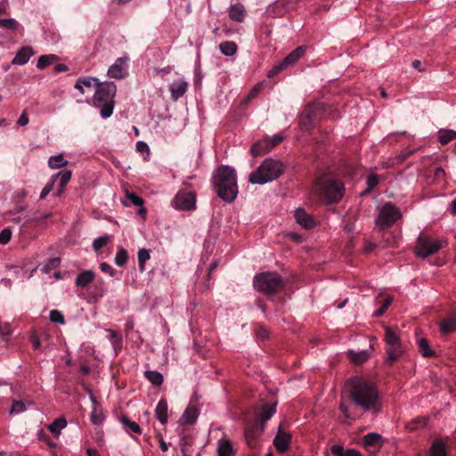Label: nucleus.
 Masks as SVG:
<instances>
[{
  "label": "nucleus",
  "instance_id": "bb28decb",
  "mask_svg": "<svg viewBox=\"0 0 456 456\" xmlns=\"http://www.w3.org/2000/svg\"><path fill=\"white\" fill-rule=\"evenodd\" d=\"M271 150V146H269V142L265 139L263 141H259L256 142L250 148V153L252 156H259L264 152L269 151Z\"/></svg>",
  "mask_w": 456,
  "mask_h": 456
},
{
  "label": "nucleus",
  "instance_id": "f3484780",
  "mask_svg": "<svg viewBox=\"0 0 456 456\" xmlns=\"http://www.w3.org/2000/svg\"><path fill=\"white\" fill-rule=\"evenodd\" d=\"M371 350H372V346L370 345L369 349H363L361 351L348 350L347 355H348V358L353 362L362 363L370 358Z\"/></svg>",
  "mask_w": 456,
  "mask_h": 456
},
{
  "label": "nucleus",
  "instance_id": "423d86ee",
  "mask_svg": "<svg viewBox=\"0 0 456 456\" xmlns=\"http://www.w3.org/2000/svg\"><path fill=\"white\" fill-rule=\"evenodd\" d=\"M282 171L281 162L273 159H266L255 172L249 175L248 181L255 184H265L277 179L282 174Z\"/></svg>",
  "mask_w": 456,
  "mask_h": 456
},
{
  "label": "nucleus",
  "instance_id": "6ab92c4d",
  "mask_svg": "<svg viewBox=\"0 0 456 456\" xmlns=\"http://www.w3.org/2000/svg\"><path fill=\"white\" fill-rule=\"evenodd\" d=\"M33 54L34 53L31 47L24 46L17 53L12 63L15 65H24Z\"/></svg>",
  "mask_w": 456,
  "mask_h": 456
},
{
  "label": "nucleus",
  "instance_id": "39448f33",
  "mask_svg": "<svg viewBox=\"0 0 456 456\" xmlns=\"http://www.w3.org/2000/svg\"><path fill=\"white\" fill-rule=\"evenodd\" d=\"M399 332L397 328L385 327L384 341L387 356L384 362L387 365H392L393 362L398 361L405 352Z\"/></svg>",
  "mask_w": 456,
  "mask_h": 456
},
{
  "label": "nucleus",
  "instance_id": "8fccbe9b",
  "mask_svg": "<svg viewBox=\"0 0 456 456\" xmlns=\"http://www.w3.org/2000/svg\"><path fill=\"white\" fill-rule=\"evenodd\" d=\"M379 183V177L376 175H370L367 177V189L363 193L370 191Z\"/></svg>",
  "mask_w": 456,
  "mask_h": 456
},
{
  "label": "nucleus",
  "instance_id": "473e14b6",
  "mask_svg": "<svg viewBox=\"0 0 456 456\" xmlns=\"http://www.w3.org/2000/svg\"><path fill=\"white\" fill-rule=\"evenodd\" d=\"M221 53L225 56H232L237 52V45L234 42L225 41L219 45Z\"/></svg>",
  "mask_w": 456,
  "mask_h": 456
},
{
  "label": "nucleus",
  "instance_id": "6e6552de",
  "mask_svg": "<svg viewBox=\"0 0 456 456\" xmlns=\"http://www.w3.org/2000/svg\"><path fill=\"white\" fill-rule=\"evenodd\" d=\"M442 248V242L424 234H419L415 246V253L418 256L426 258L435 254Z\"/></svg>",
  "mask_w": 456,
  "mask_h": 456
},
{
  "label": "nucleus",
  "instance_id": "864d4df0",
  "mask_svg": "<svg viewBox=\"0 0 456 456\" xmlns=\"http://www.w3.org/2000/svg\"><path fill=\"white\" fill-rule=\"evenodd\" d=\"M12 238V232L10 229L5 228L0 232V243L6 244L10 241Z\"/></svg>",
  "mask_w": 456,
  "mask_h": 456
},
{
  "label": "nucleus",
  "instance_id": "2f4dec72",
  "mask_svg": "<svg viewBox=\"0 0 456 456\" xmlns=\"http://www.w3.org/2000/svg\"><path fill=\"white\" fill-rule=\"evenodd\" d=\"M121 423H122L125 430L128 434H132V433L140 434L142 431L140 426L136 422L130 420L127 417H123L121 419Z\"/></svg>",
  "mask_w": 456,
  "mask_h": 456
},
{
  "label": "nucleus",
  "instance_id": "6e6d98bb",
  "mask_svg": "<svg viewBox=\"0 0 456 456\" xmlns=\"http://www.w3.org/2000/svg\"><path fill=\"white\" fill-rule=\"evenodd\" d=\"M51 216H52L51 213H46V214L35 213L33 215V216L31 217V219H29L28 221L39 224L43 220L49 218Z\"/></svg>",
  "mask_w": 456,
  "mask_h": 456
},
{
  "label": "nucleus",
  "instance_id": "a211bd4d",
  "mask_svg": "<svg viewBox=\"0 0 456 456\" xmlns=\"http://www.w3.org/2000/svg\"><path fill=\"white\" fill-rule=\"evenodd\" d=\"M168 405L166 399L162 398L159 401L156 408H155V414L159 421L165 425L167 422L168 419Z\"/></svg>",
  "mask_w": 456,
  "mask_h": 456
},
{
  "label": "nucleus",
  "instance_id": "2eb2a0df",
  "mask_svg": "<svg viewBox=\"0 0 456 456\" xmlns=\"http://www.w3.org/2000/svg\"><path fill=\"white\" fill-rule=\"evenodd\" d=\"M90 400L93 404V409L90 414V419L94 425H101L104 420V414L100 404L94 398L92 392H90Z\"/></svg>",
  "mask_w": 456,
  "mask_h": 456
},
{
  "label": "nucleus",
  "instance_id": "a18cd8bd",
  "mask_svg": "<svg viewBox=\"0 0 456 456\" xmlns=\"http://www.w3.org/2000/svg\"><path fill=\"white\" fill-rule=\"evenodd\" d=\"M27 410L26 404L23 401H14L10 410L11 414H20Z\"/></svg>",
  "mask_w": 456,
  "mask_h": 456
},
{
  "label": "nucleus",
  "instance_id": "79ce46f5",
  "mask_svg": "<svg viewBox=\"0 0 456 456\" xmlns=\"http://www.w3.org/2000/svg\"><path fill=\"white\" fill-rule=\"evenodd\" d=\"M110 240V235H103L98 237L93 241V248L95 252H98L102 248L105 247Z\"/></svg>",
  "mask_w": 456,
  "mask_h": 456
},
{
  "label": "nucleus",
  "instance_id": "0eeeda50",
  "mask_svg": "<svg viewBox=\"0 0 456 456\" xmlns=\"http://www.w3.org/2000/svg\"><path fill=\"white\" fill-rule=\"evenodd\" d=\"M284 285V280L276 273H261L254 278V288L266 295L279 292Z\"/></svg>",
  "mask_w": 456,
  "mask_h": 456
},
{
  "label": "nucleus",
  "instance_id": "dca6fc26",
  "mask_svg": "<svg viewBox=\"0 0 456 456\" xmlns=\"http://www.w3.org/2000/svg\"><path fill=\"white\" fill-rule=\"evenodd\" d=\"M428 454L429 456H450L447 451V444L442 439L433 441Z\"/></svg>",
  "mask_w": 456,
  "mask_h": 456
},
{
  "label": "nucleus",
  "instance_id": "4c0bfd02",
  "mask_svg": "<svg viewBox=\"0 0 456 456\" xmlns=\"http://www.w3.org/2000/svg\"><path fill=\"white\" fill-rule=\"evenodd\" d=\"M381 441V436L378 433H368L363 437V445L365 447L372 446V445H379Z\"/></svg>",
  "mask_w": 456,
  "mask_h": 456
},
{
  "label": "nucleus",
  "instance_id": "393cba45",
  "mask_svg": "<svg viewBox=\"0 0 456 456\" xmlns=\"http://www.w3.org/2000/svg\"><path fill=\"white\" fill-rule=\"evenodd\" d=\"M199 417V411L195 407H187L182 415L181 420L184 424H193Z\"/></svg>",
  "mask_w": 456,
  "mask_h": 456
},
{
  "label": "nucleus",
  "instance_id": "9b49d317",
  "mask_svg": "<svg viewBox=\"0 0 456 456\" xmlns=\"http://www.w3.org/2000/svg\"><path fill=\"white\" fill-rule=\"evenodd\" d=\"M306 47L300 45L292 51L284 60L269 71L268 76L273 77L288 66L294 65L305 53Z\"/></svg>",
  "mask_w": 456,
  "mask_h": 456
},
{
  "label": "nucleus",
  "instance_id": "412c9836",
  "mask_svg": "<svg viewBox=\"0 0 456 456\" xmlns=\"http://www.w3.org/2000/svg\"><path fill=\"white\" fill-rule=\"evenodd\" d=\"M245 12L246 10L242 4H234L229 9V17L234 21L242 22L245 18Z\"/></svg>",
  "mask_w": 456,
  "mask_h": 456
},
{
  "label": "nucleus",
  "instance_id": "3c124183",
  "mask_svg": "<svg viewBox=\"0 0 456 456\" xmlns=\"http://www.w3.org/2000/svg\"><path fill=\"white\" fill-rule=\"evenodd\" d=\"M263 88V83H258L256 84L251 90L250 92L248 93V94L247 95V97L245 98V101L246 102H248L250 101L251 99L255 98L258 94L259 92L262 90Z\"/></svg>",
  "mask_w": 456,
  "mask_h": 456
},
{
  "label": "nucleus",
  "instance_id": "680f3d73",
  "mask_svg": "<svg viewBox=\"0 0 456 456\" xmlns=\"http://www.w3.org/2000/svg\"><path fill=\"white\" fill-rule=\"evenodd\" d=\"M50 320L53 322L59 323V324H64V315H50Z\"/></svg>",
  "mask_w": 456,
  "mask_h": 456
},
{
  "label": "nucleus",
  "instance_id": "338daca9",
  "mask_svg": "<svg viewBox=\"0 0 456 456\" xmlns=\"http://www.w3.org/2000/svg\"><path fill=\"white\" fill-rule=\"evenodd\" d=\"M344 456H362V454L355 449H349L345 452Z\"/></svg>",
  "mask_w": 456,
  "mask_h": 456
},
{
  "label": "nucleus",
  "instance_id": "f8f14e48",
  "mask_svg": "<svg viewBox=\"0 0 456 456\" xmlns=\"http://www.w3.org/2000/svg\"><path fill=\"white\" fill-rule=\"evenodd\" d=\"M126 58H118L116 61L109 68L108 76L111 78L121 79L124 78L127 73L125 62Z\"/></svg>",
  "mask_w": 456,
  "mask_h": 456
},
{
  "label": "nucleus",
  "instance_id": "a878e982",
  "mask_svg": "<svg viewBox=\"0 0 456 456\" xmlns=\"http://www.w3.org/2000/svg\"><path fill=\"white\" fill-rule=\"evenodd\" d=\"M68 165V160L65 159L63 154H57L51 156L48 159V166L51 169H58L64 167Z\"/></svg>",
  "mask_w": 456,
  "mask_h": 456
},
{
  "label": "nucleus",
  "instance_id": "4be33fe9",
  "mask_svg": "<svg viewBox=\"0 0 456 456\" xmlns=\"http://www.w3.org/2000/svg\"><path fill=\"white\" fill-rule=\"evenodd\" d=\"M217 456H233L234 451L229 440L220 439L216 447Z\"/></svg>",
  "mask_w": 456,
  "mask_h": 456
},
{
  "label": "nucleus",
  "instance_id": "9d476101",
  "mask_svg": "<svg viewBox=\"0 0 456 456\" xmlns=\"http://www.w3.org/2000/svg\"><path fill=\"white\" fill-rule=\"evenodd\" d=\"M172 206L177 210H193L196 208V195L192 191H180L174 198Z\"/></svg>",
  "mask_w": 456,
  "mask_h": 456
},
{
  "label": "nucleus",
  "instance_id": "58836bf2",
  "mask_svg": "<svg viewBox=\"0 0 456 456\" xmlns=\"http://www.w3.org/2000/svg\"><path fill=\"white\" fill-rule=\"evenodd\" d=\"M456 138V132L453 130H440L438 132V140L442 144H447Z\"/></svg>",
  "mask_w": 456,
  "mask_h": 456
},
{
  "label": "nucleus",
  "instance_id": "e433bc0d",
  "mask_svg": "<svg viewBox=\"0 0 456 456\" xmlns=\"http://www.w3.org/2000/svg\"><path fill=\"white\" fill-rule=\"evenodd\" d=\"M145 378L153 385L159 386L163 382V376L156 370H146L144 372Z\"/></svg>",
  "mask_w": 456,
  "mask_h": 456
},
{
  "label": "nucleus",
  "instance_id": "1a4fd4ad",
  "mask_svg": "<svg viewBox=\"0 0 456 456\" xmlns=\"http://www.w3.org/2000/svg\"><path fill=\"white\" fill-rule=\"evenodd\" d=\"M401 218L400 210L391 202L384 204L379 212L376 224L380 227H389Z\"/></svg>",
  "mask_w": 456,
  "mask_h": 456
},
{
  "label": "nucleus",
  "instance_id": "c03bdc74",
  "mask_svg": "<svg viewBox=\"0 0 456 456\" xmlns=\"http://www.w3.org/2000/svg\"><path fill=\"white\" fill-rule=\"evenodd\" d=\"M19 27V23L14 19H0V28H4L9 30H16Z\"/></svg>",
  "mask_w": 456,
  "mask_h": 456
},
{
  "label": "nucleus",
  "instance_id": "13d9d810",
  "mask_svg": "<svg viewBox=\"0 0 456 456\" xmlns=\"http://www.w3.org/2000/svg\"><path fill=\"white\" fill-rule=\"evenodd\" d=\"M331 452L336 456H344V448L340 444H334L330 447Z\"/></svg>",
  "mask_w": 456,
  "mask_h": 456
},
{
  "label": "nucleus",
  "instance_id": "7ed1b4c3",
  "mask_svg": "<svg viewBox=\"0 0 456 456\" xmlns=\"http://www.w3.org/2000/svg\"><path fill=\"white\" fill-rule=\"evenodd\" d=\"M116 91V85L108 81L98 84L95 89L93 104L95 108L101 110L100 114L102 118H108L113 113Z\"/></svg>",
  "mask_w": 456,
  "mask_h": 456
},
{
  "label": "nucleus",
  "instance_id": "09e8293b",
  "mask_svg": "<svg viewBox=\"0 0 456 456\" xmlns=\"http://www.w3.org/2000/svg\"><path fill=\"white\" fill-rule=\"evenodd\" d=\"M61 259L54 257L50 259L42 268V272L49 273L52 269L56 268L60 265Z\"/></svg>",
  "mask_w": 456,
  "mask_h": 456
},
{
  "label": "nucleus",
  "instance_id": "de8ad7c7",
  "mask_svg": "<svg viewBox=\"0 0 456 456\" xmlns=\"http://www.w3.org/2000/svg\"><path fill=\"white\" fill-rule=\"evenodd\" d=\"M149 259L150 252L147 249L142 248L138 251V263L141 270L143 269L145 262Z\"/></svg>",
  "mask_w": 456,
  "mask_h": 456
},
{
  "label": "nucleus",
  "instance_id": "49530a36",
  "mask_svg": "<svg viewBox=\"0 0 456 456\" xmlns=\"http://www.w3.org/2000/svg\"><path fill=\"white\" fill-rule=\"evenodd\" d=\"M79 82L82 83L84 86H95V88L98 86V84H102L96 77H79Z\"/></svg>",
  "mask_w": 456,
  "mask_h": 456
},
{
  "label": "nucleus",
  "instance_id": "20e7f679",
  "mask_svg": "<svg viewBox=\"0 0 456 456\" xmlns=\"http://www.w3.org/2000/svg\"><path fill=\"white\" fill-rule=\"evenodd\" d=\"M315 192L328 203L339 201L344 195V184L328 176L318 178L314 183Z\"/></svg>",
  "mask_w": 456,
  "mask_h": 456
},
{
  "label": "nucleus",
  "instance_id": "e2e57ef3",
  "mask_svg": "<svg viewBox=\"0 0 456 456\" xmlns=\"http://www.w3.org/2000/svg\"><path fill=\"white\" fill-rule=\"evenodd\" d=\"M339 408H340V411H342L345 418L353 419V417L351 416V414L349 412L348 407L345 403H342L340 404Z\"/></svg>",
  "mask_w": 456,
  "mask_h": 456
},
{
  "label": "nucleus",
  "instance_id": "5701e85b",
  "mask_svg": "<svg viewBox=\"0 0 456 456\" xmlns=\"http://www.w3.org/2000/svg\"><path fill=\"white\" fill-rule=\"evenodd\" d=\"M276 412V403L273 404H265L263 406L260 411V419L262 424L260 426V431L264 430V423L269 420Z\"/></svg>",
  "mask_w": 456,
  "mask_h": 456
},
{
  "label": "nucleus",
  "instance_id": "7c9ffc66",
  "mask_svg": "<svg viewBox=\"0 0 456 456\" xmlns=\"http://www.w3.org/2000/svg\"><path fill=\"white\" fill-rule=\"evenodd\" d=\"M440 330L443 333L447 334L456 330V315L444 319L440 324Z\"/></svg>",
  "mask_w": 456,
  "mask_h": 456
},
{
  "label": "nucleus",
  "instance_id": "37998d69",
  "mask_svg": "<svg viewBox=\"0 0 456 456\" xmlns=\"http://www.w3.org/2000/svg\"><path fill=\"white\" fill-rule=\"evenodd\" d=\"M127 259V251L125 248H121L118 250L114 261L117 265L123 266L126 264Z\"/></svg>",
  "mask_w": 456,
  "mask_h": 456
},
{
  "label": "nucleus",
  "instance_id": "a19ab883",
  "mask_svg": "<svg viewBox=\"0 0 456 456\" xmlns=\"http://www.w3.org/2000/svg\"><path fill=\"white\" fill-rule=\"evenodd\" d=\"M54 183L58 178H60V185L61 187H65L66 184L69 182L71 178V171L69 170H63L61 171L52 176Z\"/></svg>",
  "mask_w": 456,
  "mask_h": 456
},
{
  "label": "nucleus",
  "instance_id": "c756f323",
  "mask_svg": "<svg viewBox=\"0 0 456 456\" xmlns=\"http://www.w3.org/2000/svg\"><path fill=\"white\" fill-rule=\"evenodd\" d=\"M419 350L422 356L430 357L435 355V351L428 345V340L425 338H419L417 340Z\"/></svg>",
  "mask_w": 456,
  "mask_h": 456
},
{
  "label": "nucleus",
  "instance_id": "69168bd1",
  "mask_svg": "<svg viewBox=\"0 0 456 456\" xmlns=\"http://www.w3.org/2000/svg\"><path fill=\"white\" fill-rule=\"evenodd\" d=\"M136 149H137V151L142 152L144 151H148L149 147H148L147 143H145L144 142L139 141L136 142Z\"/></svg>",
  "mask_w": 456,
  "mask_h": 456
},
{
  "label": "nucleus",
  "instance_id": "f03ea898",
  "mask_svg": "<svg viewBox=\"0 0 456 456\" xmlns=\"http://www.w3.org/2000/svg\"><path fill=\"white\" fill-rule=\"evenodd\" d=\"M217 195L227 202L233 201L238 194L237 177L233 168L221 167L214 174Z\"/></svg>",
  "mask_w": 456,
  "mask_h": 456
},
{
  "label": "nucleus",
  "instance_id": "ddd939ff",
  "mask_svg": "<svg viewBox=\"0 0 456 456\" xmlns=\"http://www.w3.org/2000/svg\"><path fill=\"white\" fill-rule=\"evenodd\" d=\"M291 442V435L287 432L279 430L273 439V444L277 451L281 453L286 452Z\"/></svg>",
  "mask_w": 456,
  "mask_h": 456
},
{
  "label": "nucleus",
  "instance_id": "774afa93",
  "mask_svg": "<svg viewBox=\"0 0 456 456\" xmlns=\"http://www.w3.org/2000/svg\"><path fill=\"white\" fill-rule=\"evenodd\" d=\"M449 209L452 215H456V198L453 200H452Z\"/></svg>",
  "mask_w": 456,
  "mask_h": 456
},
{
  "label": "nucleus",
  "instance_id": "cd10ccee",
  "mask_svg": "<svg viewBox=\"0 0 456 456\" xmlns=\"http://www.w3.org/2000/svg\"><path fill=\"white\" fill-rule=\"evenodd\" d=\"M314 116V108L313 106H308L304 110L303 115L301 117V126H305V128H308L312 125Z\"/></svg>",
  "mask_w": 456,
  "mask_h": 456
},
{
  "label": "nucleus",
  "instance_id": "603ef678",
  "mask_svg": "<svg viewBox=\"0 0 456 456\" xmlns=\"http://www.w3.org/2000/svg\"><path fill=\"white\" fill-rule=\"evenodd\" d=\"M55 183L51 177L50 181L45 184V186L43 188L41 193H40V199H45L53 189Z\"/></svg>",
  "mask_w": 456,
  "mask_h": 456
},
{
  "label": "nucleus",
  "instance_id": "f257e3e1",
  "mask_svg": "<svg viewBox=\"0 0 456 456\" xmlns=\"http://www.w3.org/2000/svg\"><path fill=\"white\" fill-rule=\"evenodd\" d=\"M346 386L349 388L351 401L355 406L364 411L379 409V395L373 385L362 379L352 378Z\"/></svg>",
  "mask_w": 456,
  "mask_h": 456
},
{
  "label": "nucleus",
  "instance_id": "c9c22d12",
  "mask_svg": "<svg viewBox=\"0 0 456 456\" xmlns=\"http://www.w3.org/2000/svg\"><path fill=\"white\" fill-rule=\"evenodd\" d=\"M123 204L125 206L134 205V206L142 207V204H143V200H142V198H140L139 196H137L134 192L126 191V200H123Z\"/></svg>",
  "mask_w": 456,
  "mask_h": 456
},
{
  "label": "nucleus",
  "instance_id": "4d7b16f0",
  "mask_svg": "<svg viewBox=\"0 0 456 456\" xmlns=\"http://www.w3.org/2000/svg\"><path fill=\"white\" fill-rule=\"evenodd\" d=\"M100 268L102 272L109 273L111 277L116 274V271L107 263H102Z\"/></svg>",
  "mask_w": 456,
  "mask_h": 456
},
{
  "label": "nucleus",
  "instance_id": "c85d7f7f",
  "mask_svg": "<svg viewBox=\"0 0 456 456\" xmlns=\"http://www.w3.org/2000/svg\"><path fill=\"white\" fill-rule=\"evenodd\" d=\"M66 427L67 420L64 418H58L48 426V428L55 436H58Z\"/></svg>",
  "mask_w": 456,
  "mask_h": 456
},
{
  "label": "nucleus",
  "instance_id": "72a5a7b5",
  "mask_svg": "<svg viewBox=\"0 0 456 456\" xmlns=\"http://www.w3.org/2000/svg\"><path fill=\"white\" fill-rule=\"evenodd\" d=\"M107 333V337L111 342L114 351L117 353L122 346V338L118 333L111 330H108Z\"/></svg>",
  "mask_w": 456,
  "mask_h": 456
},
{
  "label": "nucleus",
  "instance_id": "ea45409f",
  "mask_svg": "<svg viewBox=\"0 0 456 456\" xmlns=\"http://www.w3.org/2000/svg\"><path fill=\"white\" fill-rule=\"evenodd\" d=\"M393 298L390 296H387L386 297H378L377 303L379 305V307L375 311L374 314H384L388 306L392 304Z\"/></svg>",
  "mask_w": 456,
  "mask_h": 456
},
{
  "label": "nucleus",
  "instance_id": "052dcab7",
  "mask_svg": "<svg viewBox=\"0 0 456 456\" xmlns=\"http://www.w3.org/2000/svg\"><path fill=\"white\" fill-rule=\"evenodd\" d=\"M18 125L21 126H26L28 123V117L27 115V112L26 110H24L22 112V114L20 115V117L19 118L18 121H17Z\"/></svg>",
  "mask_w": 456,
  "mask_h": 456
},
{
  "label": "nucleus",
  "instance_id": "bf43d9fd",
  "mask_svg": "<svg viewBox=\"0 0 456 456\" xmlns=\"http://www.w3.org/2000/svg\"><path fill=\"white\" fill-rule=\"evenodd\" d=\"M269 142V146L273 149L275 145L279 144L282 141V137L281 135H274L272 138L265 139Z\"/></svg>",
  "mask_w": 456,
  "mask_h": 456
},
{
  "label": "nucleus",
  "instance_id": "0e129e2a",
  "mask_svg": "<svg viewBox=\"0 0 456 456\" xmlns=\"http://www.w3.org/2000/svg\"><path fill=\"white\" fill-rule=\"evenodd\" d=\"M256 337L260 339H265L268 337V331L263 328H260L256 332Z\"/></svg>",
  "mask_w": 456,
  "mask_h": 456
},
{
  "label": "nucleus",
  "instance_id": "4468645a",
  "mask_svg": "<svg viewBox=\"0 0 456 456\" xmlns=\"http://www.w3.org/2000/svg\"><path fill=\"white\" fill-rule=\"evenodd\" d=\"M188 83L185 81L183 77H179L178 79L173 81L170 85V93L171 97L174 101H177L181 98L187 91Z\"/></svg>",
  "mask_w": 456,
  "mask_h": 456
},
{
  "label": "nucleus",
  "instance_id": "5fc2aeb1",
  "mask_svg": "<svg viewBox=\"0 0 456 456\" xmlns=\"http://www.w3.org/2000/svg\"><path fill=\"white\" fill-rule=\"evenodd\" d=\"M12 334V328L8 322H0V335L2 337H7Z\"/></svg>",
  "mask_w": 456,
  "mask_h": 456
},
{
  "label": "nucleus",
  "instance_id": "f704fd0d",
  "mask_svg": "<svg viewBox=\"0 0 456 456\" xmlns=\"http://www.w3.org/2000/svg\"><path fill=\"white\" fill-rule=\"evenodd\" d=\"M58 60V57L55 54H46L39 57L37 67L40 69H43L49 65L53 64L54 61Z\"/></svg>",
  "mask_w": 456,
  "mask_h": 456
},
{
  "label": "nucleus",
  "instance_id": "aec40b11",
  "mask_svg": "<svg viewBox=\"0 0 456 456\" xmlns=\"http://www.w3.org/2000/svg\"><path fill=\"white\" fill-rule=\"evenodd\" d=\"M295 218L298 224L307 229L314 224L313 218L302 208H297L295 211Z\"/></svg>",
  "mask_w": 456,
  "mask_h": 456
},
{
  "label": "nucleus",
  "instance_id": "b1692460",
  "mask_svg": "<svg viewBox=\"0 0 456 456\" xmlns=\"http://www.w3.org/2000/svg\"><path fill=\"white\" fill-rule=\"evenodd\" d=\"M94 278V272H92L90 270L83 271L77 276L76 285L78 287L84 288V287L87 286L90 282H92Z\"/></svg>",
  "mask_w": 456,
  "mask_h": 456
}]
</instances>
